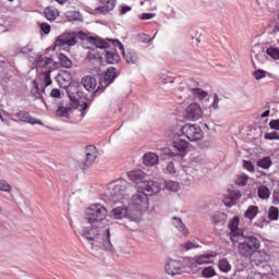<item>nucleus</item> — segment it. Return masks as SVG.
<instances>
[{
	"mask_svg": "<svg viewBox=\"0 0 279 279\" xmlns=\"http://www.w3.org/2000/svg\"><path fill=\"white\" fill-rule=\"evenodd\" d=\"M111 217L114 219H130L136 221V214L132 211L130 206L121 205L111 210Z\"/></svg>",
	"mask_w": 279,
	"mask_h": 279,
	"instance_id": "12",
	"label": "nucleus"
},
{
	"mask_svg": "<svg viewBox=\"0 0 279 279\" xmlns=\"http://www.w3.org/2000/svg\"><path fill=\"white\" fill-rule=\"evenodd\" d=\"M70 101H72V108H80L78 112H81V120L86 117V110L88 108V102H83L82 105H80V100H77L75 98V96L70 95Z\"/></svg>",
	"mask_w": 279,
	"mask_h": 279,
	"instance_id": "21",
	"label": "nucleus"
},
{
	"mask_svg": "<svg viewBox=\"0 0 279 279\" xmlns=\"http://www.w3.org/2000/svg\"><path fill=\"white\" fill-rule=\"evenodd\" d=\"M143 161L146 167H154L158 165L159 158L155 153H146L143 157Z\"/></svg>",
	"mask_w": 279,
	"mask_h": 279,
	"instance_id": "25",
	"label": "nucleus"
},
{
	"mask_svg": "<svg viewBox=\"0 0 279 279\" xmlns=\"http://www.w3.org/2000/svg\"><path fill=\"white\" fill-rule=\"evenodd\" d=\"M248 181H250V175L242 173L238 175V178L235 179V184L238 186H245Z\"/></svg>",
	"mask_w": 279,
	"mask_h": 279,
	"instance_id": "39",
	"label": "nucleus"
},
{
	"mask_svg": "<svg viewBox=\"0 0 279 279\" xmlns=\"http://www.w3.org/2000/svg\"><path fill=\"white\" fill-rule=\"evenodd\" d=\"M50 97H53L54 99H60L62 97V93L58 88H53L50 93Z\"/></svg>",
	"mask_w": 279,
	"mask_h": 279,
	"instance_id": "52",
	"label": "nucleus"
},
{
	"mask_svg": "<svg viewBox=\"0 0 279 279\" xmlns=\"http://www.w3.org/2000/svg\"><path fill=\"white\" fill-rule=\"evenodd\" d=\"M217 276V271L215 270V267L213 266H207L202 269V277L203 278H215Z\"/></svg>",
	"mask_w": 279,
	"mask_h": 279,
	"instance_id": "37",
	"label": "nucleus"
},
{
	"mask_svg": "<svg viewBox=\"0 0 279 279\" xmlns=\"http://www.w3.org/2000/svg\"><path fill=\"white\" fill-rule=\"evenodd\" d=\"M257 195L259 199H269V197H271V192L268 190L267 186L260 185L257 190Z\"/></svg>",
	"mask_w": 279,
	"mask_h": 279,
	"instance_id": "33",
	"label": "nucleus"
},
{
	"mask_svg": "<svg viewBox=\"0 0 279 279\" xmlns=\"http://www.w3.org/2000/svg\"><path fill=\"white\" fill-rule=\"evenodd\" d=\"M19 121H22V123H31V125H44L40 120L34 119L32 114L27 111H19L14 114Z\"/></svg>",
	"mask_w": 279,
	"mask_h": 279,
	"instance_id": "17",
	"label": "nucleus"
},
{
	"mask_svg": "<svg viewBox=\"0 0 279 279\" xmlns=\"http://www.w3.org/2000/svg\"><path fill=\"white\" fill-rule=\"evenodd\" d=\"M117 80V68L110 66L99 78V85L95 93H104V89L108 88Z\"/></svg>",
	"mask_w": 279,
	"mask_h": 279,
	"instance_id": "9",
	"label": "nucleus"
},
{
	"mask_svg": "<svg viewBox=\"0 0 279 279\" xmlns=\"http://www.w3.org/2000/svg\"><path fill=\"white\" fill-rule=\"evenodd\" d=\"M95 58H97V57H95V54H93V53L87 54L88 60H95Z\"/></svg>",
	"mask_w": 279,
	"mask_h": 279,
	"instance_id": "62",
	"label": "nucleus"
},
{
	"mask_svg": "<svg viewBox=\"0 0 279 279\" xmlns=\"http://www.w3.org/2000/svg\"><path fill=\"white\" fill-rule=\"evenodd\" d=\"M105 60L107 64H119L121 57L117 53V50H106Z\"/></svg>",
	"mask_w": 279,
	"mask_h": 279,
	"instance_id": "22",
	"label": "nucleus"
},
{
	"mask_svg": "<svg viewBox=\"0 0 279 279\" xmlns=\"http://www.w3.org/2000/svg\"><path fill=\"white\" fill-rule=\"evenodd\" d=\"M77 40H88L92 45H95L97 49H109L110 44L99 37H93L84 32L78 33H65L60 35L56 41L57 47H75L77 45Z\"/></svg>",
	"mask_w": 279,
	"mask_h": 279,
	"instance_id": "2",
	"label": "nucleus"
},
{
	"mask_svg": "<svg viewBox=\"0 0 279 279\" xmlns=\"http://www.w3.org/2000/svg\"><path fill=\"white\" fill-rule=\"evenodd\" d=\"M166 169L168 173H175V165L173 162H169Z\"/></svg>",
	"mask_w": 279,
	"mask_h": 279,
	"instance_id": "56",
	"label": "nucleus"
},
{
	"mask_svg": "<svg viewBox=\"0 0 279 279\" xmlns=\"http://www.w3.org/2000/svg\"><path fill=\"white\" fill-rule=\"evenodd\" d=\"M32 95H34L36 99H40V89L38 88V85H36L34 89H32Z\"/></svg>",
	"mask_w": 279,
	"mask_h": 279,
	"instance_id": "57",
	"label": "nucleus"
},
{
	"mask_svg": "<svg viewBox=\"0 0 279 279\" xmlns=\"http://www.w3.org/2000/svg\"><path fill=\"white\" fill-rule=\"evenodd\" d=\"M155 17H156V13H144L141 16L142 21H149Z\"/></svg>",
	"mask_w": 279,
	"mask_h": 279,
	"instance_id": "53",
	"label": "nucleus"
},
{
	"mask_svg": "<svg viewBox=\"0 0 279 279\" xmlns=\"http://www.w3.org/2000/svg\"><path fill=\"white\" fill-rule=\"evenodd\" d=\"M60 5H64L69 0H56Z\"/></svg>",
	"mask_w": 279,
	"mask_h": 279,
	"instance_id": "63",
	"label": "nucleus"
},
{
	"mask_svg": "<svg viewBox=\"0 0 279 279\" xmlns=\"http://www.w3.org/2000/svg\"><path fill=\"white\" fill-rule=\"evenodd\" d=\"M132 213L135 214V219L137 213H143L149 208V197H147V194L144 192H140L137 190V193L132 196L131 198V205L129 206Z\"/></svg>",
	"mask_w": 279,
	"mask_h": 279,
	"instance_id": "6",
	"label": "nucleus"
},
{
	"mask_svg": "<svg viewBox=\"0 0 279 279\" xmlns=\"http://www.w3.org/2000/svg\"><path fill=\"white\" fill-rule=\"evenodd\" d=\"M117 8V0H100V5L95 8L96 14H110Z\"/></svg>",
	"mask_w": 279,
	"mask_h": 279,
	"instance_id": "16",
	"label": "nucleus"
},
{
	"mask_svg": "<svg viewBox=\"0 0 279 279\" xmlns=\"http://www.w3.org/2000/svg\"><path fill=\"white\" fill-rule=\"evenodd\" d=\"M58 81L60 84L63 83V85H61L62 88H69V86H71V82H72V77L71 74L69 72H64L61 75H59Z\"/></svg>",
	"mask_w": 279,
	"mask_h": 279,
	"instance_id": "30",
	"label": "nucleus"
},
{
	"mask_svg": "<svg viewBox=\"0 0 279 279\" xmlns=\"http://www.w3.org/2000/svg\"><path fill=\"white\" fill-rule=\"evenodd\" d=\"M264 138H266V141H279V134L276 131L265 133Z\"/></svg>",
	"mask_w": 279,
	"mask_h": 279,
	"instance_id": "46",
	"label": "nucleus"
},
{
	"mask_svg": "<svg viewBox=\"0 0 279 279\" xmlns=\"http://www.w3.org/2000/svg\"><path fill=\"white\" fill-rule=\"evenodd\" d=\"M165 186L167 189V191H170V193H178V191H180L181 186L180 183L178 181H165Z\"/></svg>",
	"mask_w": 279,
	"mask_h": 279,
	"instance_id": "31",
	"label": "nucleus"
},
{
	"mask_svg": "<svg viewBox=\"0 0 279 279\" xmlns=\"http://www.w3.org/2000/svg\"><path fill=\"white\" fill-rule=\"evenodd\" d=\"M218 267L220 271H222L223 274H228V271L232 269V265H230V262L228 260V258L220 259L218 263Z\"/></svg>",
	"mask_w": 279,
	"mask_h": 279,
	"instance_id": "35",
	"label": "nucleus"
},
{
	"mask_svg": "<svg viewBox=\"0 0 279 279\" xmlns=\"http://www.w3.org/2000/svg\"><path fill=\"white\" fill-rule=\"evenodd\" d=\"M131 182H135L138 186H141L142 182H145V172L142 170H133L128 173Z\"/></svg>",
	"mask_w": 279,
	"mask_h": 279,
	"instance_id": "20",
	"label": "nucleus"
},
{
	"mask_svg": "<svg viewBox=\"0 0 279 279\" xmlns=\"http://www.w3.org/2000/svg\"><path fill=\"white\" fill-rule=\"evenodd\" d=\"M190 93L193 95V97H195V99H198L199 101H204V99L208 97V92L197 87L190 88Z\"/></svg>",
	"mask_w": 279,
	"mask_h": 279,
	"instance_id": "28",
	"label": "nucleus"
},
{
	"mask_svg": "<svg viewBox=\"0 0 279 279\" xmlns=\"http://www.w3.org/2000/svg\"><path fill=\"white\" fill-rule=\"evenodd\" d=\"M255 239L257 240V244H255L254 248L247 253H242L238 250V254H240L242 258H250L252 265L256 267H266L267 263L271 260V255L265 250H260V240L256 236Z\"/></svg>",
	"mask_w": 279,
	"mask_h": 279,
	"instance_id": "3",
	"label": "nucleus"
},
{
	"mask_svg": "<svg viewBox=\"0 0 279 279\" xmlns=\"http://www.w3.org/2000/svg\"><path fill=\"white\" fill-rule=\"evenodd\" d=\"M49 64H53V59L49 57H39L37 60V66L39 69H47Z\"/></svg>",
	"mask_w": 279,
	"mask_h": 279,
	"instance_id": "34",
	"label": "nucleus"
},
{
	"mask_svg": "<svg viewBox=\"0 0 279 279\" xmlns=\"http://www.w3.org/2000/svg\"><path fill=\"white\" fill-rule=\"evenodd\" d=\"M258 213H260L258 206L251 205L244 211V217L245 219H248V221H253V219H256V217L258 216Z\"/></svg>",
	"mask_w": 279,
	"mask_h": 279,
	"instance_id": "26",
	"label": "nucleus"
},
{
	"mask_svg": "<svg viewBox=\"0 0 279 279\" xmlns=\"http://www.w3.org/2000/svg\"><path fill=\"white\" fill-rule=\"evenodd\" d=\"M254 226L257 228H265V219L255 221Z\"/></svg>",
	"mask_w": 279,
	"mask_h": 279,
	"instance_id": "59",
	"label": "nucleus"
},
{
	"mask_svg": "<svg viewBox=\"0 0 279 279\" xmlns=\"http://www.w3.org/2000/svg\"><path fill=\"white\" fill-rule=\"evenodd\" d=\"M278 217H279L278 207L271 206L268 210V219H270V221H278Z\"/></svg>",
	"mask_w": 279,
	"mask_h": 279,
	"instance_id": "40",
	"label": "nucleus"
},
{
	"mask_svg": "<svg viewBox=\"0 0 279 279\" xmlns=\"http://www.w3.org/2000/svg\"><path fill=\"white\" fill-rule=\"evenodd\" d=\"M108 217V209L101 204L90 205L85 213V219L89 223H101Z\"/></svg>",
	"mask_w": 279,
	"mask_h": 279,
	"instance_id": "4",
	"label": "nucleus"
},
{
	"mask_svg": "<svg viewBox=\"0 0 279 279\" xmlns=\"http://www.w3.org/2000/svg\"><path fill=\"white\" fill-rule=\"evenodd\" d=\"M59 12L56 8L48 7L44 10V16L47 19V21H56L59 16Z\"/></svg>",
	"mask_w": 279,
	"mask_h": 279,
	"instance_id": "29",
	"label": "nucleus"
},
{
	"mask_svg": "<svg viewBox=\"0 0 279 279\" xmlns=\"http://www.w3.org/2000/svg\"><path fill=\"white\" fill-rule=\"evenodd\" d=\"M271 271H272V276H279V269H276L275 266L271 268Z\"/></svg>",
	"mask_w": 279,
	"mask_h": 279,
	"instance_id": "60",
	"label": "nucleus"
},
{
	"mask_svg": "<svg viewBox=\"0 0 279 279\" xmlns=\"http://www.w3.org/2000/svg\"><path fill=\"white\" fill-rule=\"evenodd\" d=\"M39 27H40V29H41V32L44 33V34H50V32H51V25H49V24H47V23H41V24H39Z\"/></svg>",
	"mask_w": 279,
	"mask_h": 279,
	"instance_id": "50",
	"label": "nucleus"
},
{
	"mask_svg": "<svg viewBox=\"0 0 279 279\" xmlns=\"http://www.w3.org/2000/svg\"><path fill=\"white\" fill-rule=\"evenodd\" d=\"M101 246L107 252H112V242H110V229L105 230V236L102 235V242L99 247Z\"/></svg>",
	"mask_w": 279,
	"mask_h": 279,
	"instance_id": "27",
	"label": "nucleus"
},
{
	"mask_svg": "<svg viewBox=\"0 0 279 279\" xmlns=\"http://www.w3.org/2000/svg\"><path fill=\"white\" fill-rule=\"evenodd\" d=\"M211 108L214 110H218L219 109V96H217V94L214 95V101L211 104Z\"/></svg>",
	"mask_w": 279,
	"mask_h": 279,
	"instance_id": "54",
	"label": "nucleus"
},
{
	"mask_svg": "<svg viewBox=\"0 0 279 279\" xmlns=\"http://www.w3.org/2000/svg\"><path fill=\"white\" fill-rule=\"evenodd\" d=\"M0 191L3 193H10L12 191V185L5 180H0Z\"/></svg>",
	"mask_w": 279,
	"mask_h": 279,
	"instance_id": "44",
	"label": "nucleus"
},
{
	"mask_svg": "<svg viewBox=\"0 0 279 279\" xmlns=\"http://www.w3.org/2000/svg\"><path fill=\"white\" fill-rule=\"evenodd\" d=\"M201 160H202L201 157H194L193 160H192V162H199Z\"/></svg>",
	"mask_w": 279,
	"mask_h": 279,
	"instance_id": "64",
	"label": "nucleus"
},
{
	"mask_svg": "<svg viewBox=\"0 0 279 279\" xmlns=\"http://www.w3.org/2000/svg\"><path fill=\"white\" fill-rule=\"evenodd\" d=\"M56 116L57 117H69V108L66 107H58V109L56 110Z\"/></svg>",
	"mask_w": 279,
	"mask_h": 279,
	"instance_id": "45",
	"label": "nucleus"
},
{
	"mask_svg": "<svg viewBox=\"0 0 279 279\" xmlns=\"http://www.w3.org/2000/svg\"><path fill=\"white\" fill-rule=\"evenodd\" d=\"M82 84L85 89L88 90V93H93L95 88H97V80L93 76H85L82 78Z\"/></svg>",
	"mask_w": 279,
	"mask_h": 279,
	"instance_id": "24",
	"label": "nucleus"
},
{
	"mask_svg": "<svg viewBox=\"0 0 279 279\" xmlns=\"http://www.w3.org/2000/svg\"><path fill=\"white\" fill-rule=\"evenodd\" d=\"M182 247L183 250H185V252H189V250H197V247H199V244L196 243L195 241H189L184 243Z\"/></svg>",
	"mask_w": 279,
	"mask_h": 279,
	"instance_id": "43",
	"label": "nucleus"
},
{
	"mask_svg": "<svg viewBox=\"0 0 279 279\" xmlns=\"http://www.w3.org/2000/svg\"><path fill=\"white\" fill-rule=\"evenodd\" d=\"M253 77H255L256 80H263V78L267 77V71L257 70L253 73Z\"/></svg>",
	"mask_w": 279,
	"mask_h": 279,
	"instance_id": "47",
	"label": "nucleus"
},
{
	"mask_svg": "<svg viewBox=\"0 0 279 279\" xmlns=\"http://www.w3.org/2000/svg\"><path fill=\"white\" fill-rule=\"evenodd\" d=\"M59 64L63 69H71V66H73V62L71 61V59H69V57H66L64 53L59 54Z\"/></svg>",
	"mask_w": 279,
	"mask_h": 279,
	"instance_id": "32",
	"label": "nucleus"
},
{
	"mask_svg": "<svg viewBox=\"0 0 279 279\" xmlns=\"http://www.w3.org/2000/svg\"><path fill=\"white\" fill-rule=\"evenodd\" d=\"M181 133L183 136H186L191 143H197L204 138V131L197 124L185 123L181 128Z\"/></svg>",
	"mask_w": 279,
	"mask_h": 279,
	"instance_id": "8",
	"label": "nucleus"
},
{
	"mask_svg": "<svg viewBox=\"0 0 279 279\" xmlns=\"http://www.w3.org/2000/svg\"><path fill=\"white\" fill-rule=\"evenodd\" d=\"M189 142L182 138H177L173 142L172 149L170 150V156H179L180 158H184L186 154H189Z\"/></svg>",
	"mask_w": 279,
	"mask_h": 279,
	"instance_id": "13",
	"label": "nucleus"
},
{
	"mask_svg": "<svg viewBox=\"0 0 279 279\" xmlns=\"http://www.w3.org/2000/svg\"><path fill=\"white\" fill-rule=\"evenodd\" d=\"M166 274L168 276H180L182 271H184V267L182 266V262L177 259H169L165 266Z\"/></svg>",
	"mask_w": 279,
	"mask_h": 279,
	"instance_id": "15",
	"label": "nucleus"
},
{
	"mask_svg": "<svg viewBox=\"0 0 279 279\" xmlns=\"http://www.w3.org/2000/svg\"><path fill=\"white\" fill-rule=\"evenodd\" d=\"M137 191L145 193L146 197H151L156 193H160V183L156 181L144 180L140 183Z\"/></svg>",
	"mask_w": 279,
	"mask_h": 279,
	"instance_id": "11",
	"label": "nucleus"
},
{
	"mask_svg": "<svg viewBox=\"0 0 279 279\" xmlns=\"http://www.w3.org/2000/svg\"><path fill=\"white\" fill-rule=\"evenodd\" d=\"M271 165H272L271 157H264L257 160V167H259L260 169H269Z\"/></svg>",
	"mask_w": 279,
	"mask_h": 279,
	"instance_id": "38",
	"label": "nucleus"
},
{
	"mask_svg": "<svg viewBox=\"0 0 279 279\" xmlns=\"http://www.w3.org/2000/svg\"><path fill=\"white\" fill-rule=\"evenodd\" d=\"M122 56L128 64H136V62H138V56L134 51L124 52Z\"/></svg>",
	"mask_w": 279,
	"mask_h": 279,
	"instance_id": "36",
	"label": "nucleus"
},
{
	"mask_svg": "<svg viewBox=\"0 0 279 279\" xmlns=\"http://www.w3.org/2000/svg\"><path fill=\"white\" fill-rule=\"evenodd\" d=\"M113 47H118V49L121 51L122 56H125V48H123V44L119 39L112 40Z\"/></svg>",
	"mask_w": 279,
	"mask_h": 279,
	"instance_id": "49",
	"label": "nucleus"
},
{
	"mask_svg": "<svg viewBox=\"0 0 279 279\" xmlns=\"http://www.w3.org/2000/svg\"><path fill=\"white\" fill-rule=\"evenodd\" d=\"M131 11H132V7H128V5L121 7L120 15L123 16V14H128V12H131Z\"/></svg>",
	"mask_w": 279,
	"mask_h": 279,
	"instance_id": "55",
	"label": "nucleus"
},
{
	"mask_svg": "<svg viewBox=\"0 0 279 279\" xmlns=\"http://www.w3.org/2000/svg\"><path fill=\"white\" fill-rule=\"evenodd\" d=\"M240 219L238 216L231 218L228 222L230 230L229 236L233 245H236L238 250L242 254H247L251 250H254L258 244V240L254 234H247L239 228Z\"/></svg>",
	"mask_w": 279,
	"mask_h": 279,
	"instance_id": "1",
	"label": "nucleus"
},
{
	"mask_svg": "<svg viewBox=\"0 0 279 279\" xmlns=\"http://www.w3.org/2000/svg\"><path fill=\"white\" fill-rule=\"evenodd\" d=\"M267 56H269L270 58H272V60H279V49L276 47H269L266 50Z\"/></svg>",
	"mask_w": 279,
	"mask_h": 279,
	"instance_id": "41",
	"label": "nucleus"
},
{
	"mask_svg": "<svg viewBox=\"0 0 279 279\" xmlns=\"http://www.w3.org/2000/svg\"><path fill=\"white\" fill-rule=\"evenodd\" d=\"M44 82L46 86H51L52 82H51V70H48L46 72H44Z\"/></svg>",
	"mask_w": 279,
	"mask_h": 279,
	"instance_id": "48",
	"label": "nucleus"
},
{
	"mask_svg": "<svg viewBox=\"0 0 279 279\" xmlns=\"http://www.w3.org/2000/svg\"><path fill=\"white\" fill-rule=\"evenodd\" d=\"M241 199V192L239 191H231L228 192V195L225 196L222 199V204L227 206V208H232V206H236V202Z\"/></svg>",
	"mask_w": 279,
	"mask_h": 279,
	"instance_id": "18",
	"label": "nucleus"
},
{
	"mask_svg": "<svg viewBox=\"0 0 279 279\" xmlns=\"http://www.w3.org/2000/svg\"><path fill=\"white\" fill-rule=\"evenodd\" d=\"M269 112H270L269 110H266L265 112H263L260 114L262 119H265V118L269 117Z\"/></svg>",
	"mask_w": 279,
	"mask_h": 279,
	"instance_id": "61",
	"label": "nucleus"
},
{
	"mask_svg": "<svg viewBox=\"0 0 279 279\" xmlns=\"http://www.w3.org/2000/svg\"><path fill=\"white\" fill-rule=\"evenodd\" d=\"M85 155V162L83 169H88L97 160V151H95V146H87Z\"/></svg>",
	"mask_w": 279,
	"mask_h": 279,
	"instance_id": "19",
	"label": "nucleus"
},
{
	"mask_svg": "<svg viewBox=\"0 0 279 279\" xmlns=\"http://www.w3.org/2000/svg\"><path fill=\"white\" fill-rule=\"evenodd\" d=\"M81 236L88 241L89 245H92V250L94 247H101V243L104 242V234H101V230L97 228H83Z\"/></svg>",
	"mask_w": 279,
	"mask_h": 279,
	"instance_id": "7",
	"label": "nucleus"
},
{
	"mask_svg": "<svg viewBox=\"0 0 279 279\" xmlns=\"http://www.w3.org/2000/svg\"><path fill=\"white\" fill-rule=\"evenodd\" d=\"M204 112L202 111V106L197 102H193L185 109V117L187 121H199Z\"/></svg>",
	"mask_w": 279,
	"mask_h": 279,
	"instance_id": "14",
	"label": "nucleus"
},
{
	"mask_svg": "<svg viewBox=\"0 0 279 279\" xmlns=\"http://www.w3.org/2000/svg\"><path fill=\"white\" fill-rule=\"evenodd\" d=\"M128 186H130V183L120 179L116 183L110 184L108 187V195L113 202H121L125 199V195H128Z\"/></svg>",
	"mask_w": 279,
	"mask_h": 279,
	"instance_id": "5",
	"label": "nucleus"
},
{
	"mask_svg": "<svg viewBox=\"0 0 279 279\" xmlns=\"http://www.w3.org/2000/svg\"><path fill=\"white\" fill-rule=\"evenodd\" d=\"M242 163H243V169H245V171H248V173L256 172V168L254 167V163H252V161L243 160Z\"/></svg>",
	"mask_w": 279,
	"mask_h": 279,
	"instance_id": "42",
	"label": "nucleus"
},
{
	"mask_svg": "<svg viewBox=\"0 0 279 279\" xmlns=\"http://www.w3.org/2000/svg\"><path fill=\"white\" fill-rule=\"evenodd\" d=\"M215 256H217V252L196 255L194 257L189 258L187 265L189 267H191V269H194L195 267H199V265H208L213 263L211 258H215Z\"/></svg>",
	"mask_w": 279,
	"mask_h": 279,
	"instance_id": "10",
	"label": "nucleus"
},
{
	"mask_svg": "<svg viewBox=\"0 0 279 279\" xmlns=\"http://www.w3.org/2000/svg\"><path fill=\"white\" fill-rule=\"evenodd\" d=\"M269 128H270V130H276L279 132V119L271 120L269 122Z\"/></svg>",
	"mask_w": 279,
	"mask_h": 279,
	"instance_id": "51",
	"label": "nucleus"
},
{
	"mask_svg": "<svg viewBox=\"0 0 279 279\" xmlns=\"http://www.w3.org/2000/svg\"><path fill=\"white\" fill-rule=\"evenodd\" d=\"M172 226H174L178 231L183 234V236H189V228H186V225L182 222L181 218L173 217L172 218Z\"/></svg>",
	"mask_w": 279,
	"mask_h": 279,
	"instance_id": "23",
	"label": "nucleus"
},
{
	"mask_svg": "<svg viewBox=\"0 0 279 279\" xmlns=\"http://www.w3.org/2000/svg\"><path fill=\"white\" fill-rule=\"evenodd\" d=\"M32 51H34V48H32L31 45H27L21 49V53H32Z\"/></svg>",
	"mask_w": 279,
	"mask_h": 279,
	"instance_id": "58",
	"label": "nucleus"
}]
</instances>
